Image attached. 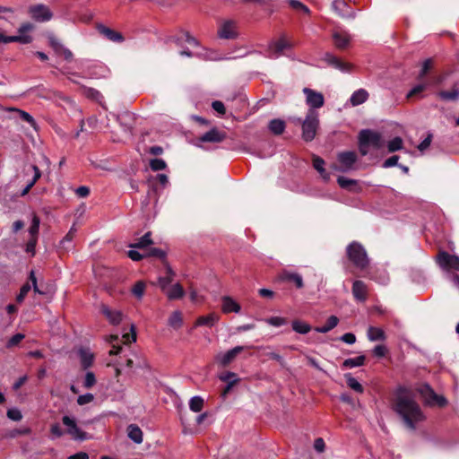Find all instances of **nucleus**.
I'll return each mask as SVG.
<instances>
[{
  "mask_svg": "<svg viewBox=\"0 0 459 459\" xmlns=\"http://www.w3.org/2000/svg\"><path fill=\"white\" fill-rule=\"evenodd\" d=\"M393 408L410 430H415L417 424L425 420L421 408L406 387L397 389Z\"/></svg>",
  "mask_w": 459,
  "mask_h": 459,
  "instance_id": "nucleus-1",
  "label": "nucleus"
},
{
  "mask_svg": "<svg viewBox=\"0 0 459 459\" xmlns=\"http://www.w3.org/2000/svg\"><path fill=\"white\" fill-rule=\"evenodd\" d=\"M359 151L362 156H366L369 152V147L376 150L384 145L382 135L370 129H362L358 135Z\"/></svg>",
  "mask_w": 459,
  "mask_h": 459,
  "instance_id": "nucleus-2",
  "label": "nucleus"
},
{
  "mask_svg": "<svg viewBox=\"0 0 459 459\" xmlns=\"http://www.w3.org/2000/svg\"><path fill=\"white\" fill-rule=\"evenodd\" d=\"M349 260L359 269H364L368 265L369 259L364 247L357 242H351L346 248Z\"/></svg>",
  "mask_w": 459,
  "mask_h": 459,
  "instance_id": "nucleus-3",
  "label": "nucleus"
},
{
  "mask_svg": "<svg viewBox=\"0 0 459 459\" xmlns=\"http://www.w3.org/2000/svg\"><path fill=\"white\" fill-rule=\"evenodd\" d=\"M62 422L66 428L65 434L74 441H84L90 438V435L82 430L77 424L74 417L65 415L62 418Z\"/></svg>",
  "mask_w": 459,
  "mask_h": 459,
  "instance_id": "nucleus-4",
  "label": "nucleus"
},
{
  "mask_svg": "<svg viewBox=\"0 0 459 459\" xmlns=\"http://www.w3.org/2000/svg\"><path fill=\"white\" fill-rule=\"evenodd\" d=\"M417 391L428 406L444 407L447 403V400L443 395L436 394L428 384L421 385Z\"/></svg>",
  "mask_w": 459,
  "mask_h": 459,
  "instance_id": "nucleus-5",
  "label": "nucleus"
},
{
  "mask_svg": "<svg viewBox=\"0 0 459 459\" xmlns=\"http://www.w3.org/2000/svg\"><path fill=\"white\" fill-rule=\"evenodd\" d=\"M318 115L315 110H308L302 123V137L305 141H312L316 134L318 126Z\"/></svg>",
  "mask_w": 459,
  "mask_h": 459,
  "instance_id": "nucleus-6",
  "label": "nucleus"
},
{
  "mask_svg": "<svg viewBox=\"0 0 459 459\" xmlns=\"http://www.w3.org/2000/svg\"><path fill=\"white\" fill-rule=\"evenodd\" d=\"M437 262L443 271H459V256L457 255L442 251L437 255Z\"/></svg>",
  "mask_w": 459,
  "mask_h": 459,
  "instance_id": "nucleus-7",
  "label": "nucleus"
},
{
  "mask_svg": "<svg viewBox=\"0 0 459 459\" xmlns=\"http://www.w3.org/2000/svg\"><path fill=\"white\" fill-rule=\"evenodd\" d=\"M29 13L34 21L39 22H48L53 17V13L49 7L42 4L30 6Z\"/></svg>",
  "mask_w": 459,
  "mask_h": 459,
  "instance_id": "nucleus-8",
  "label": "nucleus"
},
{
  "mask_svg": "<svg viewBox=\"0 0 459 459\" xmlns=\"http://www.w3.org/2000/svg\"><path fill=\"white\" fill-rule=\"evenodd\" d=\"M303 93L306 96V103L310 107L309 110H314L324 106L325 98L321 92L309 88H304Z\"/></svg>",
  "mask_w": 459,
  "mask_h": 459,
  "instance_id": "nucleus-9",
  "label": "nucleus"
},
{
  "mask_svg": "<svg viewBox=\"0 0 459 459\" xmlns=\"http://www.w3.org/2000/svg\"><path fill=\"white\" fill-rule=\"evenodd\" d=\"M293 44L288 41L284 37L280 39L273 41L268 47V56L271 58H277L284 49H290Z\"/></svg>",
  "mask_w": 459,
  "mask_h": 459,
  "instance_id": "nucleus-10",
  "label": "nucleus"
},
{
  "mask_svg": "<svg viewBox=\"0 0 459 459\" xmlns=\"http://www.w3.org/2000/svg\"><path fill=\"white\" fill-rule=\"evenodd\" d=\"M218 36L221 39H233L238 37L237 23L233 20L224 21L218 30Z\"/></svg>",
  "mask_w": 459,
  "mask_h": 459,
  "instance_id": "nucleus-11",
  "label": "nucleus"
},
{
  "mask_svg": "<svg viewBox=\"0 0 459 459\" xmlns=\"http://www.w3.org/2000/svg\"><path fill=\"white\" fill-rule=\"evenodd\" d=\"M34 25L30 22H24L18 28V35L12 36L14 42L20 44H30L33 40V37L30 34L34 30Z\"/></svg>",
  "mask_w": 459,
  "mask_h": 459,
  "instance_id": "nucleus-12",
  "label": "nucleus"
},
{
  "mask_svg": "<svg viewBox=\"0 0 459 459\" xmlns=\"http://www.w3.org/2000/svg\"><path fill=\"white\" fill-rule=\"evenodd\" d=\"M322 59L329 65L337 69L342 73H349L351 71V65L345 63L339 59L336 56L332 53L326 52L324 54Z\"/></svg>",
  "mask_w": 459,
  "mask_h": 459,
  "instance_id": "nucleus-13",
  "label": "nucleus"
},
{
  "mask_svg": "<svg viewBox=\"0 0 459 459\" xmlns=\"http://www.w3.org/2000/svg\"><path fill=\"white\" fill-rule=\"evenodd\" d=\"M244 346H236L226 352H220L215 356V360L221 366H227L230 364L238 354L243 351Z\"/></svg>",
  "mask_w": 459,
  "mask_h": 459,
  "instance_id": "nucleus-14",
  "label": "nucleus"
},
{
  "mask_svg": "<svg viewBox=\"0 0 459 459\" xmlns=\"http://www.w3.org/2000/svg\"><path fill=\"white\" fill-rule=\"evenodd\" d=\"M226 138L224 132L218 130L217 128H212L203 135L199 137L201 143H221Z\"/></svg>",
  "mask_w": 459,
  "mask_h": 459,
  "instance_id": "nucleus-15",
  "label": "nucleus"
},
{
  "mask_svg": "<svg viewBox=\"0 0 459 459\" xmlns=\"http://www.w3.org/2000/svg\"><path fill=\"white\" fill-rule=\"evenodd\" d=\"M97 30L107 39L112 42L121 43L124 41V37L120 32H117L108 27H106L105 25L99 24L97 26Z\"/></svg>",
  "mask_w": 459,
  "mask_h": 459,
  "instance_id": "nucleus-16",
  "label": "nucleus"
},
{
  "mask_svg": "<svg viewBox=\"0 0 459 459\" xmlns=\"http://www.w3.org/2000/svg\"><path fill=\"white\" fill-rule=\"evenodd\" d=\"M352 294L358 301H365L367 299L368 288L362 281H354L352 284Z\"/></svg>",
  "mask_w": 459,
  "mask_h": 459,
  "instance_id": "nucleus-17",
  "label": "nucleus"
},
{
  "mask_svg": "<svg viewBox=\"0 0 459 459\" xmlns=\"http://www.w3.org/2000/svg\"><path fill=\"white\" fill-rule=\"evenodd\" d=\"M221 309L224 313L240 312L241 307L239 304L230 296H223L221 298Z\"/></svg>",
  "mask_w": 459,
  "mask_h": 459,
  "instance_id": "nucleus-18",
  "label": "nucleus"
},
{
  "mask_svg": "<svg viewBox=\"0 0 459 459\" xmlns=\"http://www.w3.org/2000/svg\"><path fill=\"white\" fill-rule=\"evenodd\" d=\"M339 162L343 166V170L350 169L357 160L354 152H344L338 155Z\"/></svg>",
  "mask_w": 459,
  "mask_h": 459,
  "instance_id": "nucleus-19",
  "label": "nucleus"
},
{
  "mask_svg": "<svg viewBox=\"0 0 459 459\" xmlns=\"http://www.w3.org/2000/svg\"><path fill=\"white\" fill-rule=\"evenodd\" d=\"M101 311L112 325H118L123 320L124 315L119 310L111 309L108 307L103 306Z\"/></svg>",
  "mask_w": 459,
  "mask_h": 459,
  "instance_id": "nucleus-20",
  "label": "nucleus"
},
{
  "mask_svg": "<svg viewBox=\"0 0 459 459\" xmlns=\"http://www.w3.org/2000/svg\"><path fill=\"white\" fill-rule=\"evenodd\" d=\"M78 355L83 369H87L91 367L94 360V355L89 349L80 348L78 350Z\"/></svg>",
  "mask_w": 459,
  "mask_h": 459,
  "instance_id": "nucleus-21",
  "label": "nucleus"
},
{
  "mask_svg": "<svg viewBox=\"0 0 459 459\" xmlns=\"http://www.w3.org/2000/svg\"><path fill=\"white\" fill-rule=\"evenodd\" d=\"M280 278L281 281L293 282L298 289L304 286L302 276L299 273L284 271L281 273Z\"/></svg>",
  "mask_w": 459,
  "mask_h": 459,
  "instance_id": "nucleus-22",
  "label": "nucleus"
},
{
  "mask_svg": "<svg viewBox=\"0 0 459 459\" xmlns=\"http://www.w3.org/2000/svg\"><path fill=\"white\" fill-rule=\"evenodd\" d=\"M175 273L173 269L168 265L166 267V275L158 279L159 286L162 291L166 290L174 280Z\"/></svg>",
  "mask_w": 459,
  "mask_h": 459,
  "instance_id": "nucleus-23",
  "label": "nucleus"
},
{
  "mask_svg": "<svg viewBox=\"0 0 459 459\" xmlns=\"http://www.w3.org/2000/svg\"><path fill=\"white\" fill-rule=\"evenodd\" d=\"M169 299H178L184 297L185 290L179 283L169 286L163 291Z\"/></svg>",
  "mask_w": 459,
  "mask_h": 459,
  "instance_id": "nucleus-24",
  "label": "nucleus"
},
{
  "mask_svg": "<svg viewBox=\"0 0 459 459\" xmlns=\"http://www.w3.org/2000/svg\"><path fill=\"white\" fill-rule=\"evenodd\" d=\"M368 96V92L365 89H359L351 94L350 102L353 107L359 106L366 102Z\"/></svg>",
  "mask_w": 459,
  "mask_h": 459,
  "instance_id": "nucleus-25",
  "label": "nucleus"
},
{
  "mask_svg": "<svg viewBox=\"0 0 459 459\" xmlns=\"http://www.w3.org/2000/svg\"><path fill=\"white\" fill-rule=\"evenodd\" d=\"M333 39L334 42V45L338 48H344L348 46L350 42V37L346 32L335 30L333 33Z\"/></svg>",
  "mask_w": 459,
  "mask_h": 459,
  "instance_id": "nucleus-26",
  "label": "nucleus"
},
{
  "mask_svg": "<svg viewBox=\"0 0 459 459\" xmlns=\"http://www.w3.org/2000/svg\"><path fill=\"white\" fill-rule=\"evenodd\" d=\"M367 337L370 342L385 341L386 339L384 330L375 326L368 327Z\"/></svg>",
  "mask_w": 459,
  "mask_h": 459,
  "instance_id": "nucleus-27",
  "label": "nucleus"
},
{
  "mask_svg": "<svg viewBox=\"0 0 459 459\" xmlns=\"http://www.w3.org/2000/svg\"><path fill=\"white\" fill-rule=\"evenodd\" d=\"M219 321V316L214 313H211L207 316H200L195 321V326L206 325L209 327L213 326Z\"/></svg>",
  "mask_w": 459,
  "mask_h": 459,
  "instance_id": "nucleus-28",
  "label": "nucleus"
},
{
  "mask_svg": "<svg viewBox=\"0 0 459 459\" xmlns=\"http://www.w3.org/2000/svg\"><path fill=\"white\" fill-rule=\"evenodd\" d=\"M128 437L135 444H141L143 442V431L135 424H130L127 427Z\"/></svg>",
  "mask_w": 459,
  "mask_h": 459,
  "instance_id": "nucleus-29",
  "label": "nucleus"
},
{
  "mask_svg": "<svg viewBox=\"0 0 459 459\" xmlns=\"http://www.w3.org/2000/svg\"><path fill=\"white\" fill-rule=\"evenodd\" d=\"M339 323V319L336 316H331L325 325H322V326H317L315 328V331L316 333H326L328 332H330L332 329H333L334 327L337 326Z\"/></svg>",
  "mask_w": 459,
  "mask_h": 459,
  "instance_id": "nucleus-30",
  "label": "nucleus"
},
{
  "mask_svg": "<svg viewBox=\"0 0 459 459\" xmlns=\"http://www.w3.org/2000/svg\"><path fill=\"white\" fill-rule=\"evenodd\" d=\"M10 110L14 112V113H16L19 118H21L22 120H23V121L27 122L28 124H30V126L33 129H35L36 131L38 130V124H37V122L35 121L33 117L30 116L28 112L23 111V110L19 109V108H11Z\"/></svg>",
  "mask_w": 459,
  "mask_h": 459,
  "instance_id": "nucleus-31",
  "label": "nucleus"
},
{
  "mask_svg": "<svg viewBox=\"0 0 459 459\" xmlns=\"http://www.w3.org/2000/svg\"><path fill=\"white\" fill-rule=\"evenodd\" d=\"M285 122L281 119H272L268 124L269 130L276 135L281 134L285 130Z\"/></svg>",
  "mask_w": 459,
  "mask_h": 459,
  "instance_id": "nucleus-32",
  "label": "nucleus"
},
{
  "mask_svg": "<svg viewBox=\"0 0 459 459\" xmlns=\"http://www.w3.org/2000/svg\"><path fill=\"white\" fill-rule=\"evenodd\" d=\"M168 325L173 329H179L183 325V318L180 311H174L168 320Z\"/></svg>",
  "mask_w": 459,
  "mask_h": 459,
  "instance_id": "nucleus-33",
  "label": "nucleus"
},
{
  "mask_svg": "<svg viewBox=\"0 0 459 459\" xmlns=\"http://www.w3.org/2000/svg\"><path fill=\"white\" fill-rule=\"evenodd\" d=\"M365 359L366 358L364 355H360L356 358L346 359L342 363V368H352L356 367H360L364 364Z\"/></svg>",
  "mask_w": 459,
  "mask_h": 459,
  "instance_id": "nucleus-34",
  "label": "nucleus"
},
{
  "mask_svg": "<svg viewBox=\"0 0 459 459\" xmlns=\"http://www.w3.org/2000/svg\"><path fill=\"white\" fill-rule=\"evenodd\" d=\"M332 7L339 16H341V17L348 16V13H347L348 5L344 2V0H333V2L332 4Z\"/></svg>",
  "mask_w": 459,
  "mask_h": 459,
  "instance_id": "nucleus-35",
  "label": "nucleus"
},
{
  "mask_svg": "<svg viewBox=\"0 0 459 459\" xmlns=\"http://www.w3.org/2000/svg\"><path fill=\"white\" fill-rule=\"evenodd\" d=\"M291 326L293 331L301 334H306L311 330V326L307 323L300 320L292 321Z\"/></svg>",
  "mask_w": 459,
  "mask_h": 459,
  "instance_id": "nucleus-36",
  "label": "nucleus"
},
{
  "mask_svg": "<svg viewBox=\"0 0 459 459\" xmlns=\"http://www.w3.org/2000/svg\"><path fill=\"white\" fill-rule=\"evenodd\" d=\"M344 377L346 379V383H347L348 386L351 389H352L358 393L363 392V387H362L361 384L355 377H353L351 373L345 374Z\"/></svg>",
  "mask_w": 459,
  "mask_h": 459,
  "instance_id": "nucleus-37",
  "label": "nucleus"
},
{
  "mask_svg": "<svg viewBox=\"0 0 459 459\" xmlns=\"http://www.w3.org/2000/svg\"><path fill=\"white\" fill-rule=\"evenodd\" d=\"M204 401L199 396H193L189 401V409L194 412H200L203 410Z\"/></svg>",
  "mask_w": 459,
  "mask_h": 459,
  "instance_id": "nucleus-38",
  "label": "nucleus"
},
{
  "mask_svg": "<svg viewBox=\"0 0 459 459\" xmlns=\"http://www.w3.org/2000/svg\"><path fill=\"white\" fill-rule=\"evenodd\" d=\"M324 165H325V161L323 159H321L320 157H314L313 166H314L315 169H316L320 173V175L322 176V178L325 180H328L329 174L326 173V171L324 168Z\"/></svg>",
  "mask_w": 459,
  "mask_h": 459,
  "instance_id": "nucleus-39",
  "label": "nucleus"
},
{
  "mask_svg": "<svg viewBox=\"0 0 459 459\" xmlns=\"http://www.w3.org/2000/svg\"><path fill=\"white\" fill-rule=\"evenodd\" d=\"M403 147V139L399 136L393 138L391 141L387 143V150L389 152H394L396 151L402 150Z\"/></svg>",
  "mask_w": 459,
  "mask_h": 459,
  "instance_id": "nucleus-40",
  "label": "nucleus"
},
{
  "mask_svg": "<svg viewBox=\"0 0 459 459\" xmlns=\"http://www.w3.org/2000/svg\"><path fill=\"white\" fill-rule=\"evenodd\" d=\"M145 290V283L142 281H137L132 288V293L138 299H141L143 297Z\"/></svg>",
  "mask_w": 459,
  "mask_h": 459,
  "instance_id": "nucleus-41",
  "label": "nucleus"
},
{
  "mask_svg": "<svg viewBox=\"0 0 459 459\" xmlns=\"http://www.w3.org/2000/svg\"><path fill=\"white\" fill-rule=\"evenodd\" d=\"M152 243L151 238V232L145 233L142 238H140L134 245H132L134 247L143 248L146 247Z\"/></svg>",
  "mask_w": 459,
  "mask_h": 459,
  "instance_id": "nucleus-42",
  "label": "nucleus"
},
{
  "mask_svg": "<svg viewBox=\"0 0 459 459\" xmlns=\"http://www.w3.org/2000/svg\"><path fill=\"white\" fill-rule=\"evenodd\" d=\"M108 342L112 345V349L109 351L110 355H117L121 351V345L118 343V336L117 335H110L108 338Z\"/></svg>",
  "mask_w": 459,
  "mask_h": 459,
  "instance_id": "nucleus-43",
  "label": "nucleus"
},
{
  "mask_svg": "<svg viewBox=\"0 0 459 459\" xmlns=\"http://www.w3.org/2000/svg\"><path fill=\"white\" fill-rule=\"evenodd\" d=\"M167 167V164L165 162L164 160L162 159H152L150 160V168L153 170V171H160V170H163L165 169Z\"/></svg>",
  "mask_w": 459,
  "mask_h": 459,
  "instance_id": "nucleus-44",
  "label": "nucleus"
},
{
  "mask_svg": "<svg viewBox=\"0 0 459 459\" xmlns=\"http://www.w3.org/2000/svg\"><path fill=\"white\" fill-rule=\"evenodd\" d=\"M438 96L444 100H455L459 97V91L457 90L444 91H440Z\"/></svg>",
  "mask_w": 459,
  "mask_h": 459,
  "instance_id": "nucleus-45",
  "label": "nucleus"
},
{
  "mask_svg": "<svg viewBox=\"0 0 459 459\" xmlns=\"http://www.w3.org/2000/svg\"><path fill=\"white\" fill-rule=\"evenodd\" d=\"M39 224H40L39 218L37 215L33 214L32 220H31V225L29 229V233L30 234L31 237L37 238V235H38L39 230Z\"/></svg>",
  "mask_w": 459,
  "mask_h": 459,
  "instance_id": "nucleus-46",
  "label": "nucleus"
},
{
  "mask_svg": "<svg viewBox=\"0 0 459 459\" xmlns=\"http://www.w3.org/2000/svg\"><path fill=\"white\" fill-rule=\"evenodd\" d=\"M183 39L186 42H187L188 44H190L191 46L197 47L199 45L198 40L195 38H194L188 31L183 30L182 31V38L178 37L177 39V42L179 43Z\"/></svg>",
  "mask_w": 459,
  "mask_h": 459,
  "instance_id": "nucleus-47",
  "label": "nucleus"
},
{
  "mask_svg": "<svg viewBox=\"0 0 459 459\" xmlns=\"http://www.w3.org/2000/svg\"><path fill=\"white\" fill-rule=\"evenodd\" d=\"M339 186L344 189H351V186L357 184L356 180L347 178L345 177H339L337 179Z\"/></svg>",
  "mask_w": 459,
  "mask_h": 459,
  "instance_id": "nucleus-48",
  "label": "nucleus"
},
{
  "mask_svg": "<svg viewBox=\"0 0 459 459\" xmlns=\"http://www.w3.org/2000/svg\"><path fill=\"white\" fill-rule=\"evenodd\" d=\"M264 321L268 325L275 326V327H280V326H282L287 324L286 319L283 317H281V316H272V317L266 318Z\"/></svg>",
  "mask_w": 459,
  "mask_h": 459,
  "instance_id": "nucleus-49",
  "label": "nucleus"
},
{
  "mask_svg": "<svg viewBox=\"0 0 459 459\" xmlns=\"http://www.w3.org/2000/svg\"><path fill=\"white\" fill-rule=\"evenodd\" d=\"M289 4L293 9L297 11H300L306 14L310 13L309 8L299 0H289Z\"/></svg>",
  "mask_w": 459,
  "mask_h": 459,
  "instance_id": "nucleus-50",
  "label": "nucleus"
},
{
  "mask_svg": "<svg viewBox=\"0 0 459 459\" xmlns=\"http://www.w3.org/2000/svg\"><path fill=\"white\" fill-rule=\"evenodd\" d=\"M94 400V395L91 393H86L84 394H81L77 397V404L80 406L86 405L91 403Z\"/></svg>",
  "mask_w": 459,
  "mask_h": 459,
  "instance_id": "nucleus-51",
  "label": "nucleus"
},
{
  "mask_svg": "<svg viewBox=\"0 0 459 459\" xmlns=\"http://www.w3.org/2000/svg\"><path fill=\"white\" fill-rule=\"evenodd\" d=\"M96 377H95V375L93 372L91 371H88L86 374H85V377H84V380H83V386L85 388H91L95 384H96Z\"/></svg>",
  "mask_w": 459,
  "mask_h": 459,
  "instance_id": "nucleus-52",
  "label": "nucleus"
},
{
  "mask_svg": "<svg viewBox=\"0 0 459 459\" xmlns=\"http://www.w3.org/2000/svg\"><path fill=\"white\" fill-rule=\"evenodd\" d=\"M31 286L29 282L23 284L20 290L19 294L16 296V300L19 303H22L25 297L27 296L28 292L30 290Z\"/></svg>",
  "mask_w": 459,
  "mask_h": 459,
  "instance_id": "nucleus-53",
  "label": "nucleus"
},
{
  "mask_svg": "<svg viewBox=\"0 0 459 459\" xmlns=\"http://www.w3.org/2000/svg\"><path fill=\"white\" fill-rule=\"evenodd\" d=\"M122 342L125 344H128L136 341V333L134 325H131V334L124 333L122 335Z\"/></svg>",
  "mask_w": 459,
  "mask_h": 459,
  "instance_id": "nucleus-54",
  "label": "nucleus"
},
{
  "mask_svg": "<svg viewBox=\"0 0 459 459\" xmlns=\"http://www.w3.org/2000/svg\"><path fill=\"white\" fill-rule=\"evenodd\" d=\"M7 417L14 421H19L22 419V414L19 409L11 408L7 411Z\"/></svg>",
  "mask_w": 459,
  "mask_h": 459,
  "instance_id": "nucleus-55",
  "label": "nucleus"
},
{
  "mask_svg": "<svg viewBox=\"0 0 459 459\" xmlns=\"http://www.w3.org/2000/svg\"><path fill=\"white\" fill-rule=\"evenodd\" d=\"M219 378L221 381L227 382V383H230V380H234V382H238V376L235 373L230 372V371L221 373L219 376Z\"/></svg>",
  "mask_w": 459,
  "mask_h": 459,
  "instance_id": "nucleus-56",
  "label": "nucleus"
},
{
  "mask_svg": "<svg viewBox=\"0 0 459 459\" xmlns=\"http://www.w3.org/2000/svg\"><path fill=\"white\" fill-rule=\"evenodd\" d=\"M387 352V349L385 345H382V344H379V345H377L373 350H372V353L375 357H377V358H383L385 356Z\"/></svg>",
  "mask_w": 459,
  "mask_h": 459,
  "instance_id": "nucleus-57",
  "label": "nucleus"
},
{
  "mask_svg": "<svg viewBox=\"0 0 459 459\" xmlns=\"http://www.w3.org/2000/svg\"><path fill=\"white\" fill-rule=\"evenodd\" d=\"M399 156L393 155L386 159L383 163V168L387 169L398 165Z\"/></svg>",
  "mask_w": 459,
  "mask_h": 459,
  "instance_id": "nucleus-58",
  "label": "nucleus"
},
{
  "mask_svg": "<svg viewBox=\"0 0 459 459\" xmlns=\"http://www.w3.org/2000/svg\"><path fill=\"white\" fill-rule=\"evenodd\" d=\"M24 337L25 336L22 333H16V334H14L7 342V347H13V346L17 345L22 340L24 339Z\"/></svg>",
  "mask_w": 459,
  "mask_h": 459,
  "instance_id": "nucleus-59",
  "label": "nucleus"
},
{
  "mask_svg": "<svg viewBox=\"0 0 459 459\" xmlns=\"http://www.w3.org/2000/svg\"><path fill=\"white\" fill-rule=\"evenodd\" d=\"M431 64H432L431 59H426L423 62L421 70H420V72L419 74V79H422L426 75V74L431 68Z\"/></svg>",
  "mask_w": 459,
  "mask_h": 459,
  "instance_id": "nucleus-60",
  "label": "nucleus"
},
{
  "mask_svg": "<svg viewBox=\"0 0 459 459\" xmlns=\"http://www.w3.org/2000/svg\"><path fill=\"white\" fill-rule=\"evenodd\" d=\"M427 88V84L425 83H420L415 85L407 94V97L410 98L411 96L417 95L423 91Z\"/></svg>",
  "mask_w": 459,
  "mask_h": 459,
  "instance_id": "nucleus-61",
  "label": "nucleus"
},
{
  "mask_svg": "<svg viewBox=\"0 0 459 459\" xmlns=\"http://www.w3.org/2000/svg\"><path fill=\"white\" fill-rule=\"evenodd\" d=\"M50 432L55 437H60L65 433V431H63L60 425L57 423L51 426Z\"/></svg>",
  "mask_w": 459,
  "mask_h": 459,
  "instance_id": "nucleus-62",
  "label": "nucleus"
},
{
  "mask_svg": "<svg viewBox=\"0 0 459 459\" xmlns=\"http://www.w3.org/2000/svg\"><path fill=\"white\" fill-rule=\"evenodd\" d=\"M212 108L221 115H224L226 112L224 104L220 100H214L212 103Z\"/></svg>",
  "mask_w": 459,
  "mask_h": 459,
  "instance_id": "nucleus-63",
  "label": "nucleus"
},
{
  "mask_svg": "<svg viewBox=\"0 0 459 459\" xmlns=\"http://www.w3.org/2000/svg\"><path fill=\"white\" fill-rule=\"evenodd\" d=\"M340 340L348 344H353L356 342V336L351 333H346L340 337Z\"/></svg>",
  "mask_w": 459,
  "mask_h": 459,
  "instance_id": "nucleus-64",
  "label": "nucleus"
}]
</instances>
